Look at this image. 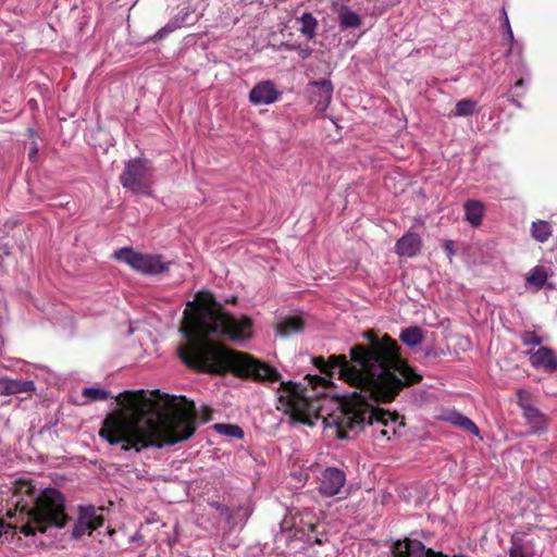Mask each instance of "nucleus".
<instances>
[{
  "instance_id": "473e14b6",
  "label": "nucleus",
  "mask_w": 557,
  "mask_h": 557,
  "mask_svg": "<svg viewBox=\"0 0 557 557\" xmlns=\"http://www.w3.org/2000/svg\"><path fill=\"white\" fill-rule=\"evenodd\" d=\"M175 30V25L174 24H166L164 27H162L161 29H159L154 36L152 37V40L157 41V40H161L163 39L168 34L172 33Z\"/></svg>"
},
{
  "instance_id": "e433bc0d",
  "label": "nucleus",
  "mask_w": 557,
  "mask_h": 557,
  "mask_svg": "<svg viewBox=\"0 0 557 557\" xmlns=\"http://www.w3.org/2000/svg\"><path fill=\"white\" fill-rule=\"evenodd\" d=\"M37 153H38V148H37L36 146H34V147L30 149L29 153H28V158H29V160H32V161H33V160L36 158Z\"/></svg>"
},
{
  "instance_id": "f8f14e48",
  "label": "nucleus",
  "mask_w": 557,
  "mask_h": 557,
  "mask_svg": "<svg viewBox=\"0 0 557 557\" xmlns=\"http://www.w3.org/2000/svg\"><path fill=\"white\" fill-rule=\"evenodd\" d=\"M394 557H447L441 553L425 549L419 541L406 540L396 542L393 547Z\"/></svg>"
},
{
  "instance_id": "4c0bfd02",
  "label": "nucleus",
  "mask_w": 557,
  "mask_h": 557,
  "mask_svg": "<svg viewBox=\"0 0 557 557\" xmlns=\"http://www.w3.org/2000/svg\"><path fill=\"white\" fill-rule=\"evenodd\" d=\"M211 419V410L206 407L203 408V421L207 422Z\"/></svg>"
},
{
  "instance_id": "39448f33",
  "label": "nucleus",
  "mask_w": 557,
  "mask_h": 557,
  "mask_svg": "<svg viewBox=\"0 0 557 557\" xmlns=\"http://www.w3.org/2000/svg\"><path fill=\"white\" fill-rule=\"evenodd\" d=\"M35 486L32 481L20 479L15 482L13 496L16 497L14 508L7 516L14 522L0 519V537L14 536L18 529L25 536L45 533L49 527L63 528L70 520L65 512V499L55 488H46L34 502Z\"/></svg>"
},
{
  "instance_id": "a878e982",
  "label": "nucleus",
  "mask_w": 557,
  "mask_h": 557,
  "mask_svg": "<svg viewBox=\"0 0 557 557\" xmlns=\"http://www.w3.org/2000/svg\"><path fill=\"white\" fill-rule=\"evenodd\" d=\"M532 236L541 243L546 242L552 235L550 225L546 221H537L532 223Z\"/></svg>"
},
{
  "instance_id": "6ab92c4d",
  "label": "nucleus",
  "mask_w": 557,
  "mask_h": 557,
  "mask_svg": "<svg viewBox=\"0 0 557 557\" xmlns=\"http://www.w3.org/2000/svg\"><path fill=\"white\" fill-rule=\"evenodd\" d=\"M304 329V321L300 317L284 318L276 326V333L281 336H290L301 332Z\"/></svg>"
},
{
  "instance_id": "9b49d317",
  "label": "nucleus",
  "mask_w": 557,
  "mask_h": 557,
  "mask_svg": "<svg viewBox=\"0 0 557 557\" xmlns=\"http://www.w3.org/2000/svg\"><path fill=\"white\" fill-rule=\"evenodd\" d=\"M311 89V102L314 103L315 110L324 112L332 101L333 84L330 79H320L309 83Z\"/></svg>"
},
{
  "instance_id": "9d476101",
  "label": "nucleus",
  "mask_w": 557,
  "mask_h": 557,
  "mask_svg": "<svg viewBox=\"0 0 557 557\" xmlns=\"http://www.w3.org/2000/svg\"><path fill=\"white\" fill-rule=\"evenodd\" d=\"M346 482L345 473L337 468H326L320 479L319 491L331 497L337 495Z\"/></svg>"
},
{
  "instance_id": "c756f323",
  "label": "nucleus",
  "mask_w": 557,
  "mask_h": 557,
  "mask_svg": "<svg viewBox=\"0 0 557 557\" xmlns=\"http://www.w3.org/2000/svg\"><path fill=\"white\" fill-rule=\"evenodd\" d=\"M520 338L524 346H540L543 343L542 337L531 331L522 332Z\"/></svg>"
},
{
  "instance_id": "6e6552de",
  "label": "nucleus",
  "mask_w": 557,
  "mask_h": 557,
  "mask_svg": "<svg viewBox=\"0 0 557 557\" xmlns=\"http://www.w3.org/2000/svg\"><path fill=\"white\" fill-rule=\"evenodd\" d=\"M246 379L259 383L273 384L280 382L281 373L268 362L246 354Z\"/></svg>"
},
{
  "instance_id": "ea45409f",
  "label": "nucleus",
  "mask_w": 557,
  "mask_h": 557,
  "mask_svg": "<svg viewBox=\"0 0 557 557\" xmlns=\"http://www.w3.org/2000/svg\"><path fill=\"white\" fill-rule=\"evenodd\" d=\"M226 302L235 304L236 302V297H232V298L227 299Z\"/></svg>"
},
{
  "instance_id": "423d86ee",
  "label": "nucleus",
  "mask_w": 557,
  "mask_h": 557,
  "mask_svg": "<svg viewBox=\"0 0 557 557\" xmlns=\"http://www.w3.org/2000/svg\"><path fill=\"white\" fill-rule=\"evenodd\" d=\"M152 168L148 160L139 158L126 162L120 175V183L124 188L135 194L148 195L151 188Z\"/></svg>"
},
{
  "instance_id": "0eeeda50",
  "label": "nucleus",
  "mask_w": 557,
  "mask_h": 557,
  "mask_svg": "<svg viewBox=\"0 0 557 557\" xmlns=\"http://www.w3.org/2000/svg\"><path fill=\"white\" fill-rule=\"evenodd\" d=\"M114 257L145 275L160 274L169 269L161 256L139 253L133 248H122L114 253Z\"/></svg>"
},
{
  "instance_id": "5701e85b",
  "label": "nucleus",
  "mask_w": 557,
  "mask_h": 557,
  "mask_svg": "<svg viewBox=\"0 0 557 557\" xmlns=\"http://www.w3.org/2000/svg\"><path fill=\"white\" fill-rule=\"evenodd\" d=\"M300 28L302 35H305L308 39H312L315 36V30L318 26L317 18L311 13H304L299 18Z\"/></svg>"
},
{
  "instance_id": "58836bf2",
  "label": "nucleus",
  "mask_w": 557,
  "mask_h": 557,
  "mask_svg": "<svg viewBox=\"0 0 557 557\" xmlns=\"http://www.w3.org/2000/svg\"><path fill=\"white\" fill-rule=\"evenodd\" d=\"M522 85H523V79H518L517 83L515 84V88L522 87Z\"/></svg>"
},
{
  "instance_id": "412c9836",
  "label": "nucleus",
  "mask_w": 557,
  "mask_h": 557,
  "mask_svg": "<svg viewBox=\"0 0 557 557\" xmlns=\"http://www.w3.org/2000/svg\"><path fill=\"white\" fill-rule=\"evenodd\" d=\"M338 20L342 28H357L361 25V17L346 5L339 9Z\"/></svg>"
},
{
  "instance_id": "c9c22d12",
  "label": "nucleus",
  "mask_w": 557,
  "mask_h": 557,
  "mask_svg": "<svg viewBox=\"0 0 557 557\" xmlns=\"http://www.w3.org/2000/svg\"><path fill=\"white\" fill-rule=\"evenodd\" d=\"M245 324H246V342H247L252 336L251 333H250V329L252 326L251 319L246 317Z\"/></svg>"
},
{
  "instance_id": "cd10ccee",
  "label": "nucleus",
  "mask_w": 557,
  "mask_h": 557,
  "mask_svg": "<svg viewBox=\"0 0 557 557\" xmlns=\"http://www.w3.org/2000/svg\"><path fill=\"white\" fill-rule=\"evenodd\" d=\"M214 428L220 434L237 438L244 437V431L238 425L218 423Z\"/></svg>"
},
{
  "instance_id": "aec40b11",
  "label": "nucleus",
  "mask_w": 557,
  "mask_h": 557,
  "mask_svg": "<svg viewBox=\"0 0 557 557\" xmlns=\"http://www.w3.org/2000/svg\"><path fill=\"white\" fill-rule=\"evenodd\" d=\"M465 213L467 221L476 227L482 223L484 205L478 200H468L465 202Z\"/></svg>"
},
{
  "instance_id": "1a4fd4ad",
  "label": "nucleus",
  "mask_w": 557,
  "mask_h": 557,
  "mask_svg": "<svg viewBox=\"0 0 557 557\" xmlns=\"http://www.w3.org/2000/svg\"><path fill=\"white\" fill-rule=\"evenodd\" d=\"M103 522L102 515H98L94 506L81 507L78 521L73 528L72 536L79 539L85 533L91 534L94 530L102 527Z\"/></svg>"
},
{
  "instance_id": "bb28decb",
  "label": "nucleus",
  "mask_w": 557,
  "mask_h": 557,
  "mask_svg": "<svg viewBox=\"0 0 557 557\" xmlns=\"http://www.w3.org/2000/svg\"><path fill=\"white\" fill-rule=\"evenodd\" d=\"M82 395L88 401H101L111 397L110 392L100 387H86L83 389Z\"/></svg>"
},
{
  "instance_id": "f257e3e1",
  "label": "nucleus",
  "mask_w": 557,
  "mask_h": 557,
  "mask_svg": "<svg viewBox=\"0 0 557 557\" xmlns=\"http://www.w3.org/2000/svg\"><path fill=\"white\" fill-rule=\"evenodd\" d=\"M403 366L407 368L416 377L414 381H407L405 374L400 373L396 367H391V372L399 380L400 386L391 399L369 395L366 391L354 392L347 400H331L334 405L330 411L321 405L315 397L324 396V391L331 388V380L320 375H307L306 385L301 383L280 382L276 391L278 406L277 409L289 413L292 418L304 424L314 425L315 421L321 420L325 430H331L332 435L339 440H347L356 436L364 425L374 428L376 440L391 438V433H395L394 424L397 416L375 407L379 401H392L399 391L409 384L418 383L421 375L416 373L404 360Z\"/></svg>"
},
{
  "instance_id": "393cba45",
  "label": "nucleus",
  "mask_w": 557,
  "mask_h": 557,
  "mask_svg": "<svg viewBox=\"0 0 557 557\" xmlns=\"http://www.w3.org/2000/svg\"><path fill=\"white\" fill-rule=\"evenodd\" d=\"M476 106L478 102L470 98L461 99L456 103L455 111L449 116H470L474 113Z\"/></svg>"
},
{
  "instance_id": "4468645a",
  "label": "nucleus",
  "mask_w": 557,
  "mask_h": 557,
  "mask_svg": "<svg viewBox=\"0 0 557 557\" xmlns=\"http://www.w3.org/2000/svg\"><path fill=\"white\" fill-rule=\"evenodd\" d=\"M530 363L535 369H543L547 372L557 370V355L549 347H540L537 350H528Z\"/></svg>"
},
{
  "instance_id": "7ed1b4c3",
  "label": "nucleus",
  "mask_w": 557,
  "mask_h": 557,
  "mask_svg": "<svg viewBox=\"0 0 557 557\" xmlns=\"http://www.w3.org/2000/svg\"><path fill=\"white\" fill-rule=\"evenodd\" d=\"M181 332L185 342L178 346L177 354L188 368L211 374L233 372L244 379V352L211 339L244 338V320H237L227 312L211 292H198L187 304Z\"/></svg>"
},
{
  "instance_id": "c85d7f7f",
  "label": "nucleus",
  "mask_w": 557,
  "mask_h": 557,
  "mask_svg": "<svg viewBox=\"0 0 557 557\" xmlns=\"http://www.w3.org/2000/svg\"><path fill=\"white\" fill-rule=\"evenodd\" d=\"M510 557H531V553L524 547L521 540L512 539L509 549Z\"/></svg>"
},
{
  "instance_id": "b1692460",
  "label": "nucleus",
  "mask_w": 557,
  "mask_h": 557,
  "mask_svg": "<svg viewBox=\"0 0 557 557\" xmlns=\"http://www.w3.org/2000/svg\"><path fill=\"white\" fill-rule=\"evenodd\" d=\"M547 281V272L543 267L533 268L527 276V284L533 286L535 290L541 289Z\"/></svg>"
},
{
  "instance_id": "f704fd0d",
  "label": "nucleus",
  "mask_w": 557,
  "mask_h": 557,
  "mask_svg": "<svg viewBox=\"0 0 557 557\" xmlns=\"http://www.w3.org/2000/svg\"><path fill=\"white\" fill-rule=\"evenodd\" d=\"M297 50L301 59H307L312 53V49L309 46H298Z\"/></svg>"
},
{
  "instance_id": "a211bd4d",
  "label": "nucleus",
  "mask_w": 557,
  "mask_h": 557,
  "mask_svg": "<svg viewBox=\"0 0 557 557\" xmlns=\"http://www.w3.org/2000/svg\"><path fill=\"white\" fill-rule=\"evenodd\" d=\"M444 420L473 435L478 436L480 434V430L476 426V424L471 419L456 410L447 411L444 417Z\"/></svg>"
},
{
  "instance_id": "20e7f679",
  "label": "nucleus",
  "mask_w": 557,
  "mask_h": 557,
  "mask_svg": "<svg viewBox=\"0 0 557 557\" xmlns=\"http://www.w3.org/2000/svg\"><path fill=\"white\" fill-rule=\"evenodd\" d=\"M363 337L369 344L352 346L350 360L345 355H332L327 360L314 357L313 364L329 377L336 373L339 380L358 391L391 399L400 386V379L393 375L391 367H396L407 381L412 382L416 377L403 366L399 347L388 335L379 338L374 333L366 332Z\"/></svg>"
},
{
  "instance_id": "2f4dec72",
  "label": "nucleus",
  "mask_w": 557,
  "mask_h": 557,
  "mask_svg": "<svg viewBox=\"0 0 557 557\" xmlns=\"http://www.w3.org/2000/svg\"><path fill=\"white\" fill-rule=\"evenodd\" d=\"M502 25L506 32L508 42L510 44V46H512L513 45V33H512L510 22H509V18H508L505 8L502 9ZM512 47H510V49Z\"/></svg>"
},
{
  "instance_id": "2eb2a0df",
  "label": "nucleus",
  "mask_w": 557,
  "mask_h": 557,
  "mask_svg": "<svg viewBox=\"0 0 557 557\" xmlns=\"http://www.w3.org/2000/svg\"><path fill=\"white\" fill-rule=\"evenodd\" d=\"M35 383L32 380H17L10 376L0 377V396L33 393Z\"/></svg>"
},
{
  "instance_id": "7c9ffc66",
  "label": "nucleus",
  "mask_w": 557,
  "mask_h": 557,
  "mask_svg": "<svg viewBox=\"0 0 557 557\" xmlns=\"http://www.w3.org/2000/svg\"><path fill=\"white\" fill-rule=\"evenodd\" d=\"M517 404L522 409L523 413L527 411L528 408H532L533 405L531 404L529 392L524 389H518Z\"/></svg>"
},
{
  "instance_id": "72a5a7b5",
  "label": "nucleus",
  "mask_w": 557,
  "mask_h": 557,
  "mask_svg": "<svg viewBox=\"0 0 557 557\" xmlns=\"http://www.w3.org/2000/svg\"><path fill=\"white\" fill-rule=\"evenodd\" d=\"M173 397H175V401H176V404H180V406H185V400L183 398H185L187 401H191L195 405V403L193 400L187 399L185 396H180V397L171 396V397H169V395H165V398H168L165 405L170 409L168 412H172L173 411V409L169 406L170 401L173 400Z\"/></svg>"
},
{
  "instance_id": "4be33fe9",
  "label": "nucleus",
  "mask_w": 557,
  "mask_h": 557,
  "mask_svg": "<svg viewBox=\"0 0 557 557\" xmlns=\"http://www.w3.org/2000/svg\"><path fill=\"white\" fill-rule=\"evenodd\" d=\"M423 332L419 326L404 329L399 335L400 341L410 347L418 346L423 341Z\"/></svg>"
},
{
  "instance_id": "f3484780",
  "label": "nucleus",
  "mask_w": 557,
  "mask_h": 557,
  "mask_svg": "<svg viewBox=\"0 0 557 557\" xmlns=\"http://www.w3.org/2000/svg\"><path fill=\"white\" fill-rule=\"evenodd\" d=\"M527 424L530 426L531 434L543 433L547 429V421L544 413H542L536 407L528 408L523 413Z\"/></svg>"
},
{
  "instance_id": "f03ea898",
  "label": "nucleus",
  "mask_w": 557,
  "mask_h": 557,
  "mask_svg": "<svg viewBox=\"0 0 557 557\" xmlns=\"http://www.w3.org/2000/svg\"><path fill=\"white\" fill-rule=\"evenodd\" d=\"M185 406L176 404L175 397L169 406L172 412L157 411V403L144 389L124 391L116 397L120 409L107 414L99 436L110 445L121 444V450L174 446L189 440L196 432L197 412L191 401Z\"/></svg>"
},
{
  "instance_id": "dca6fc26",
  "label": "nucleus",
  "mask_w": 557,
  "mask_h": 557,
  "mask_svg": "<svg viewBox=\"0 0 557 557\" xmlns=\"http://www.w3.org/2000/svg\"><path fill=\"white\" fill-rule=\"evenodd\" d=\"M421 246L422 240L418 234L407 233L397 240L395 251L400 257L412 258L418 255Z\"/></svg>"
},
{
  "instance_id": "ddd939ff",
  "label": "nucleus",
  "mask_w": 557,
  "mask_h": 557,
  "mask_svg": "<svg viewBox=\"0 0 557 557\" xmlns=\"http://www.w3.org/2000/svg\"><path fill=\"white\" fill-rule=\"evenodd\" d=\"M281 92L271 81L258 83L249 92V100L256 106H268L276 102Z\"/></svg>"
}]
</instances>
